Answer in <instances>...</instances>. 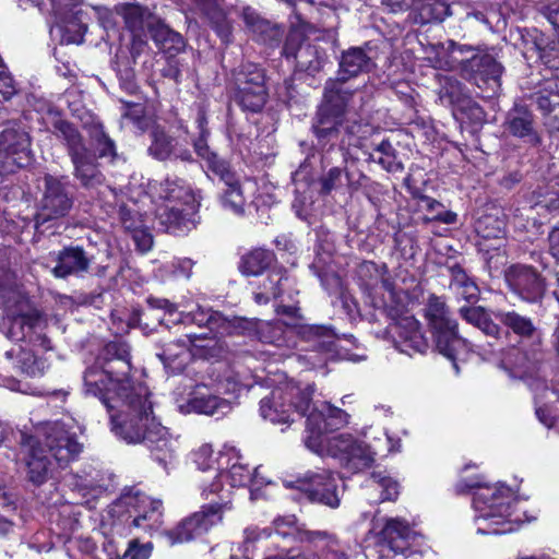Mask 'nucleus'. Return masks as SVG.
I'll return each mask as SVG.
<instances>
[{
    "label": "nucleus",
    "instance_id": "64",
    "mask_svg": "<svg viewBox=\"0 0 559 559\" xmlns=\"http://www.w3.org/2000/svg\"><path fill=\"white\" fill-rule=\"evenodd\" d=\"M15 94L16 87L12 76L7 74L3 67L0 64V95H2L5 100H9Z\"/></svg>",
    "mask_w": 559,
    "mask_h": 559
},
{
    "label": "nucleus",
    "instance_id": "14",
    "mask_svg": "<svg viewBox=\"0 0 559 559\" xmlns=\"http://www.w3.org/2000/svg\"><path fill=\"white\" fill-rule=\"evenodd\" d=\"M150 144L147 154L158 162H180L185 164L195 163L188 141L174 135L160 124L153 126L148 131Z\"/></svg>",
    "mask_w": 559,
    "mask_h": 559
},
{
    "label": "nucleus",
    "instance_id": "46",
    "mask_svg": "<svg viewBox=\"0 0 559 559\" xmlns=\"http://www.w3.org/2000/svg\"><path fill=\"white\" fill-rule=\"evenodd\" d=\"M233 84L236 90L249 88L251 86H265L264 71L255 63H241L231 72Z\"/></svg>",
    "mask_w": 559,
    "mask_h": 559
},
{
    "label": "nucleus",
    "instance_id": "5",
    "mask_svg": "<svg viewBox=\"0 0 559 559\" xmlns=\"http://www.w3.org/2000/svg\"><path fill=\"white\" fill-rule=\"evenodd\" d=\"M109 532L124 536L132 527L153 530L162 523L163 504L138 489L131 488L115 500L108 508Z\"/></svg>",
    "mask_w": 559,
    "mask_h": 559
},
{
    "label": "nucleus",
    "instance_id": "52",
    "mask_svg": "<svg viewBox=\"0 0 559 559\" xmlns=\"http://www.w3.org/2000/svg\"><path fill=\"white\" fill-rule=\"evenodd\" d=\"M17 364L21 371L29 377H40L49 368L45 358L23 348L19 349Z\"/></svg>",
    "mask_w": 559,
    "mask_h": 559
},
{
    "label": "nucleus",
    "instance_id": "20",
    "mask_svg": "<svg viewBox=\"0 0 559 559\" xmlns=\"http://www.w3.org/2000/svg\"><path fill=\"white\" fill-rule=\"evenodd\" d=\"M394 346L408 356L424 354L429 348L420 322L412 316L402 317L389 325Z\"/></svg>",
    "mask_w": 559,
    "mask_h": 559
},
{
    "label": "nucleus",
    "instance_id": "34",
    "mask_svg": "<svg viewBox=\"0 0 559 559\" xmlns=\"http://www.w3.org/2000/svg\"><path fill=\"white\" fill-rule=\"evenodd\" d=\"M188 216L189 213H186L182 207L163 205L157 210L156 225L165 233L181 234L189 230L192 225Z\"/></svg>",
    "mask_w": 559,
    "mask_h": 559
},
{
    "label": "nucleus",
    "instance_id": "18",
    "mask_svg": "<svg viewBox=\"0 0 559 559\" xmlns=\"http://www.w3.org/2000/svg\"><path fill=\"white\" fill-rule=\"evenodd\" d=\"M55 266L51 273L56 278L84 277L92 270L94 255L87 252L82 246L69 245L61 250L53 252Z\"/></svg>",
    "mask_w": 559,
    "mask_h": 559
},
{
    "label": "nucleus",
    "instance_id": "48",
    "mask_svg": "<svg viewBox=\"0 0 559 559\" xmlns=\"http://www.w3.org/2000/svg\"><path fill=\"white\" fill-rule=\"evenodd\" d=\"M223 181L226 185L221 198L223 207L236 215H243L247 202L240 182L235 178V175L233 179Z\"/></svg>",
    "mask_w": 559,
    "mask_h": 559
},
{
    "label": "nucleus",
    "instance_id": "45",
    "mask_svg": "<svg viewBox=\"0 0 559 559\" xmlns=\"http://www.w3.org/2000/svg\"><path fill=\"white\" fill-rule=\"evenodd\" d=\"M158 195L168 202L190 204L193 202V193L190 186L181 178L167 177L159 183Z\"/></svg>",
    "mask_w": 559,
    "mask_h": 559
},
{
    "label": "nucleus",
    "instance_id": "32",
    "mask_svg": "<svg viewBox=\"0 0 559 559\" xmlns=\"http://www.w3.org/2000/svg\"><path fill=\"white\" fill-rule=\"evenodd\" d=\"M413 12L409 17L415 24L441 23L452 15L450 4L445 0H413Z\"/></svg>",
    "mask_w": 559,
    "mask_h": 559
},
{
    "label": "nucleus",
    "instance_id": "17",
    "mask_svg": "<svg viewBox=\"0 0 559 559\" xmlns=\"http://www.w3.org/2000/svg\"><path fill=\"white\" fill-rule=\"evenodd\" d=\"M506 281L511 290L526 302H538L546 293L545 278L530 265H511L506 272Z\"/></svg>",
    "mask_w": 559,
    "mask_h": 559
},
{
    "label": "nucleus",
    "instance_id": "30",
    "mask_svg": "<svg viewBox=\"0 0 559 559\" xmlns=\"http://www.w3.org/2000/svg\"><path fill=\"white\" fill-rule=\"evenodd\" d=\"M338 66L336 79L346 82L352 78L369 72L374 67V62L362 48L353 47L343 51Z\"/></svg>",
    "mask_w": 559,
    "mask_h": 559
},
{
    "label": "nucleus",
    "instance_id": "33",
    "mask_svg": "<svg viewBox=\"0 0 559 559\" xmlns=\"http://www.w3.org/2000/svg\"><path fill=\"white\" fill-rule=\"evenodd\" d=\"M460 317L468 324L477 328L485 336L498 341L503 333L487 310L481 306H463L459 309Z\"/></svg>",
    "mask_w": 559,
    "mask_h": 559
},
{
    "label": "nucleus",
    "instance_id": "21",
    "mask_svg": "<svg viewBox=\"0 0 559 559\" xmlns=\"http://www.w3.org/2000/svg\"><path fill=\"white\" fill-rule=\"evenodd\" d=\"M194 324L207 328L213 338L225 335L245 334L253 329V323L245 318H227L218 311L198 307L194 310Z\"/></svg>",
    "mask_w": 559,
    "mask_h": 559
},
{
    "label": "nucleus",
    "instance_id": "15",
    "mask_svg": "<svg viewBox=\"0 0 559 559\" xmlns=\"http://www.w3.org/2000/svg\"><path fill=\"white\" fill-rule=\"evenodd\" d=\"M341 478L331 471L307 472L298 479L299 488L304 490L311 501L337 508L341 502L338 483Z\"/></svg>",
    "mask_w": 559,
    "mask_h": 559
},
{
    "label": "nucleus",
    "instance_id": "58",
    "mask_svg": "<svg viewBox=\"0 0 559 559\" xmlns=\"http://www.w3.org/2000/svg\"><path fill=\"white\" fill-rule=\"evenodd\" d=\"M551 85L552 83H549L548 87L539 90L532 95V99L537 105V108L545 115L559 105V95L552 93Z\"/></svg>",
    "mask_w": 559,
    "mask_h": 559
},
{
    "label": "nucleus",
    "instance_id": "12",
    "mask_svg": "<svg viewBox=\"0 0 559 559\" xmlns=\"http://www.w3.org/2000/svg\"><path fill=\"white\" fill-rule=\"evenodd\" d=\"M231 510V500L218 495L217 500H211L201 506L200 510L182 519L177 526L167 531L166 537L170 545L193 540L221 524L224 514Z\"/></svg>",
    "mask_w": 559,
    "mask_h": 559
},
{
    "label": "nucleus",
    "instance_id": "4",
    "mask_svg": "<svg viewBox=\"0 0 559 559\" xmlns=\"http://www.w3.org/2000/svg\"><path fill=\"white\" fill-rule=\"evenodd\" d=\"M258 338L276 347H295L298 336L308 344V349L333 355L336 349L337 334L331 325L296 324L283 320L264 321L255 325Z\"/></svg>",
    "mask_w": 559,
    "mask_h": 559
},
{
    "label": "nucleus",
    "instance_id": "26",
    "mask_svg": "<svg viewBox=\"0 0 559 559\" xmlns=\"http://www.w3.org/2000/svg\"><path fill=\"white\" fill-rule=\"evenodd\" d=\"M116 11L123 19L126 27L133 35V49L145 45V41L142 39L144 28L147 26L150 29V26L154 24V22L150 21L152 17L151 12L138 3H121L116 7Z\"/></svg>",
    "mask_w": 559,
    "mask_h": 559
},
{
    "label": "nucleus",
    "instance_id": "23",
    "mask_svg": "<svg viewBox=\"0 0 559 559\" xmlns=\"http://www.w3.org/2000/svg\"><path fill=\"white\" fill-rule=\"evenodd\" d=\"M233 459L235 462L228 466L226 472H217V469H215L214 479L211 483L202 481V495L205 496L206 499L210 495H218L223 490L221 480L223 476L229 478L233 487H241L251 483L262 484V481L258 480L259 468H254V473H251L248 465L240 462L241 457L239 455L235 454Z\"/></svg>",
    "mask_w": 559,
    "mask_h": 559
},
{
    "label": "nucleus",
    "instance_id": "39",
    "mask_svg": "<svg viewBox=\"0 0 559 559\" xmlns=\"http://www.w3.org/2000/svg\"><path fill=\"white\" fill-rule=\"evenodd\" d=\"M150 34L156 46L170 56L178 55L186 47L182 35L160 21H156L150 26Z\"/></svg>",
    "mask_w": 559,
    "mask_h": 559
},
{
    "label": "nucleus",
    "instance_id": "1",
    "mask_svg": "<svg viewBox=\"0 0 559 559\" xmlns=\"http://www.w3.org/2000/svg\"><path fill=\"white\" fill-rule=\"evenodd\" d=\"M131 355L116 358L111 364L88 367L83 376L84 392L103 403L111 431L130 444L143 443L155 460L166 466L176 452V441L153 412L147 386L130 378Z\"/></svg>",
    "mask_w": 559,
    "mask_h": 559
},
{
    "label": "nucleus",
    "instance_id": "19",
    "mask_svg": "<svg viewBox=\"0 0 559 559\" xmlns=\"http://www.w3.org/2000/svg\"><path fill=\"white\" fill-rule=\"evenodd\" d=\"M460 64L463 75L474 81L478 87L483 84L489 85L491 90L499 86L503 67L492 55L481 50L469 58L462 59Z\"/></svg>",
    "mask_w": 559,
    "mask_h": 559
},
{
    "label": "nucleus",
    "instance_id": "61",
    "mask_svg": "<svg viewBox=\"0 0 559 559\" xmlns=\"http://www.w3.org/2000/svg\"><path fill=\"white\" fill-rule=\"evenodd\" d=\"M152 549L153 546L151 543L140 544L138 539H132L123 556L118 559H148Z\"/></svg>",
    "mask_w": 559,
    "mask_h": 559
},
{
    "label": "nucleus",
    "instance_id": "36",
    "mask_svg": "<svg viewBox=\"0 0 559 559\" xmlns=\"http://www.w3.org/2000/svg\"><path fill=\"white\" fill-rule=\"evenodd\" d=\"M274 532L283 537H293L301 543H314L326 538L328 534L323 531H309L298 525L295 516L277 518L273 521Z\"/></svg>",
    "mask_w": 559,
    "mask_h": 559
},
{
    "label": "nucleus",
    "instance_id": "2",
    "mask_svg": "<svg viewBox=\"0 0 559 559\" xmlns=\"http://www.w3.org/2000/svg\"><path fill=\"white\" fill-rule=\"evenodd\" d=\"M19 443L26 478L34 486L53 478L58 469L67 468L83 451L75 432L61 421L43 423L36 427L35 435L20 431Z\"/></svg>",
    "mask_w": 559,
    "mask_h": 559
},
{
    "label": "nucleus",
    "instance_id": "55",
    "mask_svg": "<svg viewBox=\"0 0 559 559\" xmlns=\"http://www.w3.org/2000/svg\"><path fill=\"white\" fill-rule=\"evenodd\" d=\"M372 487L380 491V501H395L400 495V485L390 476L373 474L371 477Z\"/></svg>",
    "mask_w": 559,
    "mask_h": 559
},
{
    "label": "nucleus",
    "instance_id": "8",
    "mask_svg": "<svg viewBox=\"0 0 559 559\" xmlns=\"http://www.w3.org/2000/svg\"><path fill=\"white\" fill-rule=\"evenodd\" d=\"M56 136L60 139L73 165V176L87 190L97 189L105 183V176L98 168L95 155L87 147L80 131L69 121L59 119L53 122Z\"/></svg>",
    "mask_w": 559,
    "mask_h": 559
},
{
    "label": "nucleus",
    "instance_id": "37",
    "mask_svg": "<svg viewBox=\"0 0 559 559\" xmlns=\"http://www.w3.org/2000/svg\"><path fill=\"white\" fill-rule=\"evenodd\" d=\"M156 356L171 372H181L191 359L189 345L186 341L178 340L164 344Z\"/></svg>",
    "mask_w": 559,
    "mask_h": 559
},
{
    "label": "nucleus",
    "instance_id": "31",
    "mask_svg": "<svg viewBox=\"0 0 559 559\" xmlns=\"http://www.w3.org/2000/svg\"><path fill=\"white\" fill-rule=\"evenodd\" d=\"M242 17L247 27L255 35L257 40L270 46L278 44L282 40L284 28L261 17L254 9L250 7L243 8Z\"/></svg>",
    "mask_w": 559,
    "mask_h": 559
},
{
    "label": "nucleus",
    "instance_id": "53",
    "mask_svg": "<svg viewBox=\"0 0 559 559\" xmlns=\"http://www.w3.org/2000/svg\"><path fill=\"white\" fill-rule=\"evenodd\" d=\"M200 159L202 160V166L215 176L219 177L222 181L233 179L235 174L230 170L229 164L215 151H210Z\"/></svg>",
    "mask_w": 559,
    "mask_h": 559
},
{
    "label": "nucleus",
    "instance_id": "25",
    "mask_svg": "<svg viewBox=\"0 0 559 559\" xmlns=\"http://www.w3.org/2000/svg\"><path fill=\"white\" fill-rule=\"evenodd\" d=\"M329 110L319 106L311 126L317 143L322 147L326 145L333 147L338 142L345 119Z\"/></svg>",
    "mask_w": 559,
    "mask_h": 559
},
{
    "label": "nucleus",
    "instance_id": "50",
    "mask_svg": "<svg viewBox=\"0 0 559 559\" xmlns=\"http://www.w3.org/2000/svg\"><path fill=\"white\" fill-rule=\"evenodd\" d=\"M369 158L380 164L385 170L390 173H397L404 169L402 162H400L396 157L395 148L388 140H383L380 144H378L374 153L370 154Z\"/></svg>",
    "mask_w": 559,
    "mask_h": 559
},
{
    "label": "nucleus",
    "instance_id": "27",
    "mask_svg": "<svg viewBox=\"0 0 559 559\" xmlns=\"http://www.w3.org/2000/svg\"><path fill=\"white\" fill-rule=\"evenodd\" d=\"M187 413L194 412L204 415H226L231 406L230 403L215 394H212L206 386L197 385L186 405Z\"/></svg>",
    "mask_w": 559,
    "mask_h": 559
},
{
    "label": "nucleus",
    "instance_id": "42",
    "mask_svg": "<svg viewBox=\"0 0 559 559\" xmlns=\"http://www.w3.org/2000/svg\"><path fill=\"white\" fill-rule=\"evenodd\" d=\"M39 317L35 313L8 316L3 321L5 336L14 342L25 341L37 325Z\"/></svg>",
    "mask_w": 559,
    "mask_h": 559
},
{
    "label": "nucleus",
    "instance_id": "7",
    "mask_svg": "<svg viewBox=\"0 0 559 559\" xmlns=\"http://www.w3.org/2000/svg\"><path fill=\"white\" fill-rule=\"evenodd\" d=\"M496 319L509 338L513 349L518 352L516 358L511 361L514 367L530 372L539 360L543 333L531 317L515 310H498Z\"/></svg>",
    "mask_w": 559,
    "mask_h": 559
},
{
    "label": "nucleus",
    "instance_id": "59",
    "mask_svg": "<svg viewBox=\"0 0 559 559\" xmlns=\"http://www.w3.org/2000/svg\"><path fill=\"white\" fill-rule=\"evenodd\" d=\"M537 58L550 70H559V41L546 43Z\"/></svg>",
    "mask_w": 559,
    "mask_h": 559
},
{
    "label": "nucleus",
    "instance_id": "54",
    "mask_svg": "<svg viewBox=\"0 0 559 559\" xmlns=\"http://www.w3.org/2000/svg\"><path fill=\"white\" fill-rule=\"evenodd\" d=\"M521 40L523 45V53L525 57H533L540 52L546 45L545 35L537 28H524L521 31Z\"/></svg>",
    "mask_w": 559,
    "mask_h": 559
},
{
    "label": "nucleus",
    "instance_id": "63",
    "mask_svg": "<svg viewBox=\"0 0 559 559\" xmlns=\"http://www.w3.org/2000/svg\"><path fill=\"white\" fill-rule=\"evenodd\" d=\"M459 109L464 111L474 122L479 123L485 120V111L469 97L466 98V103L461 105Z\"/></svg>",
    "mask_w": 559,
    "mask_h": 559
},
{
    "label": "nucleus",
    "instance_id": "28",
    "mask_svg": "<svg viewBox=\"0 0 559 559\" xmlns=\"http://www.w3.org/2000/svg\"><path fill=\"white\" fill-rule=\"evenodd\" d=\"M413 531L409 524L400 518H390L382 528L381 545L394 554H404L409 548Z\"/></svg>",
    "mask_w": 559,
    "mask_h": 559
},
{
    "label": "nucleus",
    "instance_id": "24",
    "mask_svg": "<svg viewBox=\"0 0 559 559\" xmlns=\"http://www.w3.org/2000/svg\"><path fill=\"white\" fill-rule=\"evenodd\" d=\"M503 128L510 135L524 140V142L537 145L539 135L534 127L533 114L524 106L514 105L504 119Z\"/></svg>",
    "mask_w": 559,
    "mask_h": 559
},
{
    "label": "nucleus",
    "instance_id": "9",
    "mask_svg": "<svg viewBox=\"0 0 559 559\" xmlns=\"http://www.w3.org/2000/svg\"><path fill=\"white\" fill-rule=\"evenodd\" d=\"M313 393L312 384L301 388L298 383L287 382L261 400L260 414L273 424H289L295 420V416L307 414Z\"/></svg>",
    "mask_w": 559,
    "mask_h": 559
},
{
    "label": "nucleus",
    "instance_id": "35",
    "mask_svg": "<svg viewBox=\"0 0 559 559\" xmlns=\"http://www.w3.org/2000/svg\"><path fill=\"white\" fill-rule=\"evenodd\" d=\"M343 81L330 79L324 86V98L321 107L330 109L329 111L336 114L343 118L348 116L347 106L353 93L344 87Z\"/></svg>",
    "mask_w": 559,
    "mask_h": 559
},
{
    "label": "nucleus",
    "instance_id": "13",
    "mask_svg": "<svg viewBox=\"0 0 559 559\" xmlns=\"http://www.w3.org/2000/svg\"><path fill=\"white\" fill-rule=\"evenodd\" d=\"M31 136L25 124L17 119H0V154L4 155L9 171L24 167L31 162Z\"/></svg>",
    "mask_w": 559,
    "mask_h": 559
},
{
    "label": "nucleus",
    "instance_id": "60",
    "mask_svg": "<svg viewBox=\"0 0 559 559\" xmlns=\"http://www.w3.org/2000/svg\"><path fill=\"white\" fill-rule=\"evenodd\" d=\"M272 535V528H260L258 526H248L243 530V554L248 555L250 547L262 538H269Z\"/></svg>",
    "mask_w": 559,
    "mask_h": 559
},
{
    "label": "nucleus",
    "instance_id": "22",
    "mask_svg": "<svg viewBox=\"0 0 559 559\" xmlns=\"http://www.w3.org/2000/svg\"><path fill=\"white\" fill-rule=\"evenodd\" d=\"M368 177L358 169L350 170L347 166L331 167L319 178L321 195H329L333 191L354 194L358 191Z\"/></svg>",
    "mask_w": 559,
    "mask_h": 559
},
{
    "label": "nucleus",
    "instance_id": "11",
    "mask_svg": "<svg viewBox=\"0 0 559 559\" xmlns=\"http://www.w3.org/2000/svg\"><path fill=\"white\" fill-rule=\"evenodd\" d=\"M73 185L66 175L45 174L43 177L41 197L35 215V226L63 218L74 206Z\"/></svg>",
    "mask_w": 559,
    "mask_h": 559
},
{
    "label": "nucleus",
    "instance_id": "40",
    "mask_svg": "<svg viewBox=\"0 0 559 559\" xmlns=\"http://www.w3.org/2000/svg\"><path fill=\"white\" fill-rule=\"evenodd\" d=\"M372 128L362 120L347 116L342 127V135L338 139L340 147L348 150L349 147H362L364 141L371 134Z\"/></svg>",
    "mask_w": 559,
    "mask_h": 559
},
{
    "label": "nucleus",
    "instance_id": "47",
    "mask_svg": "<svg viewBox=\"0 0 559 559\" xmlns=\"http://www.w3.org/2000/svg\"><path fill=\"white\" fill-rule=\"evenodd\" d=\"M234 99L242 110L260 112L266 104L267 91L265 86L236 90Z\"/></svg>",
    "mask_w": 559,
    "mask_h": 559
},
{
    "label": "nucleus",
    "instance_id": "51",
    "mask_svg": "<svg viewBox=\"0 0 559 559\" xmlns=\"http://www.w3.org/2000/svg\"><path fill=\"white\" fill-rule=\"evenodd\" d=\"M92 144L94 151L92 153L96 158H110L114 159L117 155L115 142L104 131L102 124L97 123L93 127L91 132Z\"/></svg>",
    "mask_w": 559,
    "mask_h": 559
},
{
    "label": "nucleus",
    "instance_id": "49",
    "mask_svg": "<svg viewBox=\"0 0 559 559\" xmlns=\"http://www.w3.org/2000/svg\"><path fill=\"white\" fill-rule=\"evenodd\" d=\"M293 280L288 276L286 271H273L265 280H263L260 289L266 292L274 299L282 297L285 293H288L289 298H293V292H288V288L293 284Z\"/></svg>",
    "mask_w": 559,
    "mask_h": 559
},
{
    "label": "nucleus",
    "instance_id": "38",
    "mask_svg": "<svg viewBox=\"0 0 559 559\" xmlns=\"http://www.w3.org/2000/svg\"><path fill=\"white\" fill-rule=\"evenodd\" d=\"M202 14L209 20L212 27L221 39L229 41L231 36V25L227 20L226 13L219 4V0H193Z\"/></svg>",
    "mask_w": 559,
    "mask_h": 559
},
{
    "label": "nucleus",
    "instance_id": "56",
    "mask_svg": "<svg viewBox=\"0 0 559 559\" xmlns=\"http://www.w3.org/2000/svg\"><path fill=\"white\" fill-rule=\"evenodd\" d=\"M536 205L543 206L548 211L559 210V190L556 185L548 183L539 187L535 192Z\"/></svg>",
    "mask_w": 559,
    "mask_h": 559
},
{
    "label": "nucleus",
    "instance_id": "62",
    "mask_svg": "<svg viewBox=\"0 0 559 559\" xmlns=\"http://www.w3.org/2000/svg\"><path fill=\"white\" fill-rule=\"evenodd\" d=\"M192 460L199 469L203 472L211 469L214 464L212 445L202 444L192 453Z\"/></svg>",
    "mask_w": 559,
    "mask_h": 559
},
{
    "label": "nucleus",
    "instance_id": "10",
    "mask_svg": "<svg viewBox=\"0 0 559 559\" xmlns=\"http://www.w3.org/2000/svg\"><path fill=\"white\" fill-rule=\"evenodd\" d=\"M424 316L440 354L454 361L456 353L465 345L459 335V324L451 317L444 297L430 294L425 304Z\"/></svg>",
    "mask_w": 559,
    "mask_h": 559
},
{
    "label": "nucleus",
    "instance_id": "29",
    "mask_svg": "<svg viewBox=\"0 0 559 559\" xmlns=\"http://www.w3.org/2000/svg\"><path fill=\"white\" fill-rule=\"evenodd\" d=\"M445 267L451 276L449 284L450 290L456 298L463 299L469 304H475L479 299L480 290L475 281L457 262H445Z\"/></svg>",
    "mask_w": 559,
    "mask_h": 559
},
{
    "label": "nucleus",
    "instance_id": "57",
    "mask_svg": "<svg viewBox=\"0 0 559 559\" xmlns=\"http://www.w3.org/2000/svg\"><path fill=\"white\" fill-rule=\"evenodd\" d=\"M130 347L124 342H110L105 345L97 358V367L102 369L103 364H111L116 358L128 357Z\"/></svg>",
    "mask_w": 559,
    "mask_h": 559
},
{
    "label": "nucleus",
    "instance_id": "44",
    "mask_svg": "<svg viewBox=\"0 0 559 559\" xmlns=\"http://www.w3.org/2000/svg\"><path fill=\"white\" fill-rule=\"evenodd\" d=\"M147 305L153 310H164V317L159 318V324H194V310L191 312H179L177 306L170 302L168 299L158 297H148Z\"/></svg>",
    "mask_w": 559,
    "mask_h": 559
},
{
    "label": "nucleus",
    "instance_id": "6",
    "mask_svg": "<svg viewBox=\"0 0 559 559\" xmlns=\"http://www.w3.org/2000/svg\"><path fill=\"white\" fill-rule=\"evenodd\" d=\"M475 489L473 493V506L479 515L477 520L488 522L487 526H478V534H506L511 531L506 521L511 515V503L513 492L506 486L481 485L477 481L459 485L460 491Z\"/></svg>",
    "mask_w": 559,
    "mask_h": 559
},
{
    "label": "nucleus",
    "instance_id": "3",
    "mask_svg": "<svg viewBox=\"0 0 559 559\" xmlns=\"http://www.w3.org/2000/svg\"><path fill=\"white\" fill-rule=\"evenodd\" d=\"M347 417L346 412L330 403H322L320 407H314L306 420L305 444L319 455L337 459L343 468L355 474L370 467L373 463L374 457L370 448L350 435L324 436L347 424Z\"/></svg>",
    "mask_w": 559,
    "mask_h": 559
},
{
    "label": "nucleus",
    "instance_id": "43",
    "mask_svg": "<svg viewBox=\"0 0 559 559\" xmlns=\"http://www.w3.org/2000/svg\"><path fill=\"white\" fill-rule=\"evenodd\" d=\"M275 261L273 251L255 248L243 254L239 262V270L243 275L258 276L269 269Z\"/></svg>",
    "mask_w": 559,
    "mask_h": 559
},
{
    "label": "nucleus",
    "instance_id": "16",
    "mask_svg": "<svg viewBox=\"0 0 559 559\" xmlns=\"http://www.w3.org/2000/svg\"><path fill=\"white\" fill-rule=\"evenodd\" d=\"M283 55L287 60L295 61L297 70L309 74L319 72L325 61V53L320 47L307 41L299 31H293L287 35Z\"/></svg>",
    "mask_w": 559,
    "mask_h": 559
},
{
    "label": "nucleus",
    "instance_id": "41",
    "mask_svg": "<svg viewBox=\"0 0 559 559\" xmlns=\"http://www.w3.org/2000/svg\"><path fill=\"white\" fill-rule=\"evenodd\" d=\"M438 99L441 105L448 107H460L466 103L468 97L464 91V85L454 76L438 75Z\"/></svg>",
    "mask_w": 559,
    "mask_h": 559
}]
</instances>
